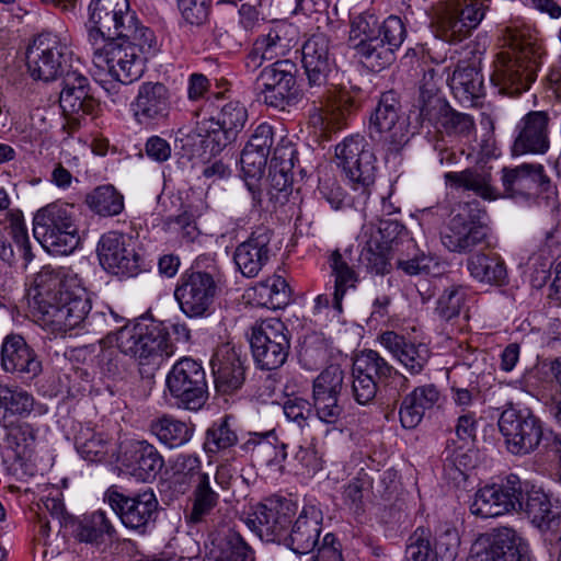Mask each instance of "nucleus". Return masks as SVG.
Wrapping results in <instances>:
<instances>
[{
  "label": "nucleus",
  "instance_id": "20",
  "mask_svg": "<svg viewBox=\"0 0 561 561\" xmlns=\"http://www.w3.org/2000/svg\"><path fill=\"white\" fill-rule=\"evenodd\" d=\"M302 67L307 76L309 91L328 89L330 73L335 67V59L330 51V42L323 34H314L302 46Z\"/></svg>",
  "mask_w": 561,
  "mask_h": 561
},
{
  "label": "nucleus",
  "instance_id": "32",
  "mask_svg": "<svg viewBox=\"0 0 561 561\" xmlns=\"http://www.w3.org/2000/svg\"><path fill=\"white\" fill-rule=\"evenodd\" d=\"M502 183L504 192L511 197L529 196L538 187L546 191L549 179L541 164L524 163L513 169L503 168Z\"/></svg>",
  "mask_w": 561,
  "mask_h": 561
},
{
  "label": "nucleus",
  "instance_id": "25",
  "mask_svg": "<svg viewBox=\"0 0 561 561\" xmlns=\"http://www.w3.org/2000/svg\"><path fill=\"white\" fill-rule=\"evenodd\" d=\"M1 368L21 378L34 379L42 370L39 356L20 334H9L1 345Z\"/></svg>",
  "mask_w": 561,
  "mask_h": 561
},
{
  "label": "nucleus",
  "instance_id": "58",
  "mask_svg": "<svg viewBox=\"0 0 561 561\" xmlns=\"http://www.w3.org/2000/svg\"><path fill=\"white\" fill-rule=\"evenodd\" d=\"M255 91L265 105L277 110L294 105L297 101L295 85L255 84Z\"/></svg>",
  "mask_w": 561,
  "mask_h": 561
},
{
  "label": "nucleus",
  "instance_id": "38",
  "mask_svg": "<svg viewBox=\"0 0 561 561\" xmlns=\"http://www.w3.org/2000/svg\"><path fill=\"white\" fill-rule=\"evenodd\" d=\"M527 517L540 529L548 530L559 526L560 507L553 506L549 496L540 489L531 488L524 491L522 507Z\"/></svg>",
  "mask_w": 561,
  "mask_h": 561
},
{
  "label": "nucleus",
  "instance_id": "62",
  "mask_svg": "<svg viewBox=\"0 0 561 561\" xmlns=\"http://www.w3.org/2000/svg\"><path fill=\"white\" fill-rule=\"evenodd\" d=\"M447 457L444 463L445 472L453 480H466L467 471L473 467L472 463V455L468 451H463L461 447L450 448V445H447Z\"/></svg>",
  "mask_w": 561,
  "mask_h": 561
},
{
  "label": "nucleus",
  "instance_id": "42",
  "mask_svg": "<svg viewBox=\"0 0 561 561\" xmlns=\"http://www.w3.org/2000/svg\"><path fill=\"white\" fill-rule=\"evenodd\" d=\"M150 431L162 444L175 448L192 438L194 425L170 415H163L151 422Z\"/></svg>",
  "mask_w": 561,
  "mask_h": 561
},
{
  "label": "nucleus",
  "instance_id": "59",
  "mask_svg": "<svg viewBox=\"0 0 561 561\" xmlns=\"http://www.w3.org/2000/svg\"><path fill=\"white\" fill-rule=\"evenodd\" d=\"M503 503L504 514L518 512L524 499V484L518 476L508 474L500 484H493Z\"/></svg>",
  "mask_w": 561,
  "mask_h": 561
},
{
  "label": "nucleus",
  "instance_id": "45",
  "mask_svg": "<svg viewBox=\"0 0 561 561\" xmlns=\"http://www.w3.org/2000/svg\"><path fill=\"white\" fill-rule=\"evenodd\" d=\"M76 447L81 457L90 462L107 460L112 451L111 442L103 433L90 427L81 428L76 436Z\"/></svg>",
  "mask_w": 561,
  "mask_h": 561
},
{
  "label": "nucleus",
  "instance_id": "43",
  "mask_svg": "<svg viewBox=\"0 0 561 561\" xmlns=\"http://www.w3.org/2000/svg\"><path fill=\"white\" fill-rule=\"evenodd\" d=\"M89 209L101 217H114L124 210V196L114 185L104 184L89 192L84 198Z\"/></svg>",
  "mask_w": 561,
  "mask_h": 561
},
{
  "label": "nucleus",
  "instance_id": "41",
  "mask_svg": "<svg viewBox=\"0 0 561 561\" xmlns=\"http://www.w3.org/2000/svg\"><path fill=\"white\" fill-rule=\"evenodd\" d=\"M360 64L371 71H381L390 66L396 56L390 47L380 39V36L365 42H357L348 47Z\"/></svg>",
  "mask_w": 561,
  "mask_h": 561
},
{
  "label": "nucleus",
  "instance_id": "37",
  "mask_svg": "<svg viewBox=\"0 0 561 561\" xmlns=\"http://www.w3.org/2000/svg\"><path fill=\"white\" fill-rule=\"evenodd\" d=\"M466 267L477 282L491 286H503L508 280L504 260L497 253L477 252L468 256Z\"/></svg>",
  "mask_w": 561,
  "mask_h": 561
},
{
  "label": "nucleus",
  "instance_id": "28",
  "mask_svg": "<svg viewBox=\"0 0 561 561\" xmlns=\"http://www.w3.org/2000/svg\"><path fill=\"white\" fill-rule=\"evenodd\" d=\"M549 116L546 112H530L523 117L513 145L514 154H543L549 149Z\"/></svg>",
  "mask_w": 561,
  "mask_h": 561
},
{
  "label": "nucleus",
  "instance_id": "15",
  "mask_svg": "<svg viewBox=\"0 0 561 561\" xmlns=\"http://www.w3.org/2000/svg\"><path fill=\"white\" fill-rule=\"evenodd\" d=\"M484 18L482 5L472 0H451L436 8L432 24L436 36L448 43L467 38Z\"/></svg>",
  "mask_w": 561,
  "mask_h": 561
},
{
  "label": "nucleus",
  "instance_id": "39",
  "mask_svg": "<svg viewBox=\"0 0 561 561\" xmlns=\"http://www.w3.org/2000/svg\"><path fill=\"white\" fill-rule=\"evenodd\" d=\"M169 110V92L162 83H144L135 102V115L139 122L164 117Z\"/></svg>",
  "mask_w": 561,
  "mask_h": 561
},
{
  "label": "nucleus",
  "instance_id": "23",
  "mask_svg": "<svg viewBox=\"0 0 561 561\" xmlns=\"http://www.w3.org/2000/svg\"><path fill=\"white\" fill-rule=\"evenodd\" d=\"M61 85L59 104L69 121L79 123L80 118L95 112L99 103L91 94L87 77L77 70L69 71L62 78Z\"/></svg>",
  "mask_w": 561,
  "mask_h": 561
},
{
  "label": "nucleus",
  "instance_id": "4",
  "mask_svg": "<svg viewBox=\"0 0 561 561\" xmlns=\"http://www.w3.org/2000/svg\"><path fill=\"white\" fill-rule=\"evenodd\" d=\"M89 22L92 46L116 38L151 39V30L139 22L128 0H95L90 4Z\"/></svg>",
  "mask_w": 561,
  "mask_h": 561
},
{
  "label": "nucleus",
  "instance_id": "7",
  "mask_svg": "<svg viewBox=\"0 0 561 561\" xmlns=\"http://www.w3.org/2000/svg\"><path fill=\"white\" fill-rule=\"evenodd\" d=\"M33 234L50 253H71L80 242L73 205L51 203L38 209L33 218Z\"/></svg>",
  "mask_w": 561,
  "mask_h": 561
},
{
  "label": "nucleus",
  "instance_id": "36",
  "mask_svg": "<svg viewBox=\"0 0 561 561\" xmlns=\"http://www.w3.org/2000/svg\"><path fill=\"white\" fill-rule=\"evenodd\" d=\"M446 183L455 188L472 191L485 201H494L499 194L493 185L490 168L473 167L460 172H447L444 175Z\"/></svg>",
  "mask_w": 561,
  "mask_h": 561
},
{
  "label": "nucleus",
  "instance_id": "29",
  "mask_svg": "<svg viewBox=\"0 0 561 561\" xmlns=\"http://www.w3.org/2000/svg\"><path fill=\"white\" fill-rule=\"evenodd\" d=\"M271 233L266 228H257L248 240L240 243L233 254V260L247 277H254L270 259Z\"/></svg>",
  "mask_w": 561,
  "mask_h": 561
},
{
  "label": "nucleus",
  "instance_id": "6",
  "mask_svg": "<svg viewBox=\"0 0 561 561\" xmlns=\"http://www.w3.org/2000/svg\"><path fill=\"white\" fill-rule=\"evenodd\" d=\"M335 158L352 190L357 193L353 197V206L364 207L378 172L377 158L369 144L360 135L347 137L336 145Z\"/></svg>",
  "mask_w": 561,
  "mask_h": 561
},
{
  "label": "nucleus",
  "instance_id": "56",
  "mask_svg": "<svg viewBox=\"0 0 561 561\" xmlns=\"http://www.w3.org/2000/svg\"><path fill=\"white\" fill-rule=\"evenodd\" d=\"M466 307V290L461 286H450L439 296L436 312L444 321L458 318Z\"/></svg>",
  "mask_w": 561,
  "mask_h": 561
},
{
  "label": "nucleus",
  "instance_id": "51",
  "mask_svg": "<svg viewBox=\"0 0 561 561\" xmlns=\"http://www.w3.org/2000/svg\"><path fill=\"white\" fill-rule=\"evenodd\" d=\"M7 428V442L14 449L16 455L25 456L35 447L38 428L25 421L3 424Z\"/></svg>",
  "mask_w": 561,
  "mask_h": 561
},
{
  "label": "nucleus",
  "instance_id": "57",
  "mask_svg": "<svg viewBox=\"0 0 561 561\" xmlns=\"http://www.w3.org/2000/svg\"><path fill=\"white\" fill-rule=\"evenodd\" d=\"M380 36L379 19L370 12H363L351 21L347 46Z\"/></svg>",
  "mask_w": 561,
  "mask_h": 561
},
{
  "label": "nucleus",
  "instance_id": "5",
  "mask_svg": "<svg viewBox=\"0 0 561 561\" xmlns=\"http://www.w3.org/2000/svg\"><path fill=\"white\" fill-rule=\"evenodd\" d=\"M493 66L490 79L499 93L519 95L536 80L539 55L530 43L513 39L507 49L496 55Z\"/></svg>",
  "mask_w": 561,
  "mask_h": 561
},
{
  "label": "nucleus",
  "instance_id": "10",
  "mask_svg": "<svg viewBox=\"0 0 561 561\" xmlns=\"http://www.w3.org/2000/svg\"><path fill=\"white\" fill-rule=\"evenodd\" d=\"M480 203L467 202L440 232L443 245L455 253H469L488 242V227L481 221Z\"/></svg>",
  "mask_w": 561,
  "mask_h": 561
},
{
  "label": "nucleus",
  "instance_id": "16",
  "mask_svg": "<svg viewBox=\"0 0 561 561\" xmlns=\"http://www.w3.org/2000/svg\"><path fill=\"white\" fill-rule=\"evenodd\" d=\"M98 256L105 271L119 277H136L149 268L131 238L115 231L102 236Z\"/></svg>",
  "mask_w": 561,
  "mask_h": 561
},
{
  "label": "nucleus",
  "instance_id": "17",
  "mask_svg": "<svg viewBox=\"0 0 561 561\" xmlns=\"http://www.w3.org/2000/svg\"><path fill=\"white\" fill-rule=\"evenodd\" d=\"M167 387L176 404L187 410H199L207 400L205 370L192 358L178 360L167 376Z\"/></svg>",
  "mask_w": 561,
  "mask_h": 561
},
{
  "label": "nucleus",
  "instance_id": "53",
  "mask_svg": "<svg viewBox=\"0 0 561 561\" xmlns=\"http://www.w3.org/2000/svg\"><path fill=\"white\" fill-rule=\"evenodd\" d=\"M344 389V371L339 365L323 369L312 383V397L340 398Z\"/></svg>",
  "mask_w": 561,
  "mask_h": 561
},
{
  "label": "nucleus",
  "instance_id": "48",
  "mask_svg": "<svg viewBox=\"0 0 561 561\" xmlns=\"http://www.w3.org/2000/svg\"><path fill=\"white\" fill-rule=\"evenodd\" d=\"M309 98H316L312 100V108L309 113L310 124L319 128L322 131H329L334 128H340L342 123L341 118L334 113L329 104L330 90L324 91H309L306 90Z\"/></svg>",
  "mask_w": 561,
  "mask_h": 561
},
{
  "label": "nucleus",
  "instance_id": "18",
  "mask_svg": "<svg viewBox=\"0 0 561 561\" xmlns=\"http://www.w3.org/2000/svg\"><path fill=\"white\" fill-rule=\"evenodd\" d=\"M352 367L377 383L382 403L388 407L396 408L402 392L409 388V379L377 351L368 348L360 351L355 356Z\"/></svg>",
  "mask_w": 561,
  "mask_h": 561
},
{
  "label": "nucleus",
  "instance_id": "60",
  "mask_svg": "<svg viewBox=\"0 0 561 561\" xmlns=\"http://www.w3.org/2000/svg\"><path fill=\"white\" fill-rule=\"evenodd\" d=\"M284 30L285 26L277 25L255 39L254 43L266 57V61L280 60L279 58L286 54L289 45L284 36Z\"/></svg>",
  "mask_w": 561,
  "mask_h": 561
},
{
  "label": "nucleus",
  "instance_id": "1",
  "mask_svg": "<svg viewBox=\"0 0 561 561\" xmlns=\"http://www.w3.org/2000/svg\"><path fill=\"white\" fill-rule=\"evenodd\" d=\"M28 297L34 314L54 331L90 325L98 317L89 316L91 301L85 287L69 267L43 266L33 277Z\"/></svg>",
  "mask_w": 561,
  "mask_h": 561
},
{
  "label": "nucleus",
  "instance_id": "2",
  "mask_svg": "<svg viewBox=\"0 0 561 561\" xmlns=\"http://www.w3.org/2000/svg\"><path fill=\"white\" fill-rule=\"evenodd\" d=\"M106 341H115L121 353L136 360L142 378H152L176 348L165 327L151 318L125 324L114 334H107Z\"/></svg>",
  "mask_w": 561,
  "mask_h": 561
},
{
  "label": "nucleus",
  "instance_id": "14",
  "mask_svg": "<svg viewBox=\"0 0 561 561\" xmlns=\"http://www.w3.org/2000/svg\"><path fill=\"white\" fill-rule=\"evenodd\" d=\"M104 500L129 529L145 534L148 526L156 520L159 502L150 488L125 494L116 485H112L106 490Z\"/></svg>",
  "mask_w": 561,
  "mask_h": 561
},
{
  "label": "nucleus",
  "instance_id": "54",
  "mask_svg": "<svg viewBox=\"0 0 561 561\" xmlns=\"http://www.w3.org/2000/svg\"><path fill=\"white\" fill-rule=\"evenodd\" d=\"M392 254L397 255V267L408 275H416L428 268V257L417 249L412 238H407L404 245Z\"/></svg>",
  "mask_w": 561,
  "mask_h": 561
},
{
  "label": "nucleus",
  "instance_id": "31",
  "mask_svg": "<svg viewBox=\"0 0 561 561\" xmlns=\"http://www.w3.org/2000/svg\"><path fill=\"white\" fill-rule=\"evenodd\" d=\"M322 512L313 506H305L287 537L289 548L297 554H307L319 542L322 526Z\"/></svg>",
  "mask_w": 561,
  "mask_h": 561
},
{
  "label": "nucleus",
  "instance_id": "19",
  "mask_svg": "<svg viewBox=\"0 0 561 561\" xmlns=\"http://www.w3.org/2000/svg\"><path fill=\"white\" fill-rule=\"evenodd\" d=\"M117 460L128 474L142 482L154 480L164 466L163 457L147 440L122 443Z\"/></svg>",
  "mask_w": 561,
  "mask_h": 561
},
{
  "label": "nucleus",
  "instance_id": "11",
  "mask_svg": "<svg viewBox=\"0 0 561 561\" xmlns=\"http://www.w3.org/2000/svg\"><path fill=\"white\" fill-rule=\"evenodd\" d=\"M499 428L507 450L516 456L531 454L543 439V424L529 409H505L500 415Z\"/></svg>",
  "mask_w": 561,
  "mask_h": 561
},
{
  "label": "nucleus",
  "instance_id": "55",
  "mask_svg": "<svg viewBox=\"0 0 561 561\" xmlns=\"http://www.w3.org/2000/svg\"><path fill=\"white\" fill-rule=\"evenodd\" d=\"M503 503L500 502L499 493L492 485H485L477 491L470 512L482 518H491L504 515Z\"/></svg>",
  "mask_w": 561,
  "mask_h": 561
},
{
  "label": "nucleus",
  "instance_id": "3",
  "mask_svg": "<svg viewBox=\"0 0 561 561\" xmlns=\"http://www.w3.org/2000/svg\"><path fill=\"white\" fill-rule=\"evenodd\" d=\"M116 38L93 46V62L116 81L129 84L144 72V61L153 51L156 36L151 31L150 41Z\"/></svg>",
  "mask_w": 561,
  "mask_h": 561
},
{
  "label": "nucleus",
  "instance_id": "22",
  "mask_svg": "<svg viewBox=\"0 0 561 561\" xmlns=\"http://www.w3.org/2000/svg\"><path fill=\"white\" fill-rule=\"evenodd\" d=\"M293 516L294 507L289 501L266 500L256 506L248 524L261 539L279 541L286 537Z\"/></svg>",
  "mask_w": 561,
  "mask_h": 561
},
{
  "label": "nucleus",
  "instance_id": "61",
  "mask_svg": "<svg viewBox=\"0 0 561 561\" xmlns=\"http://www.w3.org/2000/svg\"><path fill=\"white\" fill-rule=\"evenodd\" d=\"M430 531L417 528L409 538L405 549L407 561H434V551L430 541Z\"/></svg>",
  "mask_w": 561,
  "mask_h": 561
},
{
  "label": "nucleus",
  "instance_id": "33",
  "mask_svg": "<svg viewBox=\"0 0 561 561\" xmlns=\"http://www.w3.org/2000/svg\"><path fill=\"white\" fill-rule=\"evenodd\" d=\"M192 485L188 497L190 506L184 512L187 525L195 526L205 523L220 502V495L211 483L209 474H199Z\"/></svg>",
  "mask_w": 561,
  "mask_h": 561
},
{
  "label": "nucleus",
  "instance_id": "50",
  "mask_svg": "<svg viewBox=\"0 0 561 561\" xmlns=\"http://www.w3.org/2000/svg\"><path fill=\"white\" fill-rule=\"evenodd\" d=\"M115 528L107 518L105 512L96 511L80 524L78 529V538L80 541L100 545L104 541V537L112 538Z\"/></svg>",
  "mask_w": 561,
  "mask_h": 561
},
{
  "label": "nucleus",
  "instance_id": "47",
  "mask_svg": "<svg viewBox=\"0 0 561 561\" xmlns=\"http://www.w3.org/2000/svg\"><path fill=\"white\" fill-rule=\"evenodd\" d=\"M230 416L225 415L214 422L206 431L204 450L207 455L229 450L238 443V435L230 424Z\"/></svg>",
  "mask_w": 561,
  "mask_h": 561
},
{
  "label": "nucleus",
  "instance_id": "9",
  "mask_svg": "<svg viewBox=\"0 0 561 561\" xmlns=\"http://www.w3.org/2000/svg\"><path fill=\"white\" fill-rule=\"evenodd\" d=\"M368 134L389 153H398L407 145L408 123L394 91L383 92L369 118Z\"/></svg>",
  "mask_w": 561,
  "mask_h": 561
},
{
  "label": "nucleus",
  "instance_id": "64",
  "mask_svg": "<svg viewBox=\"0 0 561 561\" xmlns=\"http://www.w3.org/2000/svg\"><path fill=\"white\" fill-rule=\"evenodd\" d=\"M351 391L354 400L360 405L369 404L378 393L380 394L377 383L364 374L355 371L353 367Z\"/></svg>",
  "mask_w": 561,
  "mask_h": 561
},
{
  "label": "nucleus",
  "instance_id": "35",
  "mask_svg": "<svg viewBox=\"0 0 561 561\" xmlns=\"http://www.w3.org/2000/svg\"><path fill=\"white\" fill-rule=\"evenodd\" d=\"M439 400L438 389L430 383L416 387L401 402L399 415L404 428H415L424 417L425 411L431 410Z\"/></svg>",
  "mask_w": 561,
  "mask_h": 561
},
{
  "label": "nucleus",
  "instance_id": "63",
  "mask_svg": "<svg viewBox=\"0 0 561 561\" xmlns=\"http://www.w3.org/2000/svg\"><path fill=\"white\" fill-rule=\"evenodd\" d=\"M460 538L455 528H446L436 536L435 561H455L458 554Z\"/></svg>",
  "mask_w": 561,
  "mask_h": 561
},
{
  "label": "nucleus",
  "instance_id": "34",
  "mask_svg": "<svg viewBox=\"0 0 561 561\" xmlns=\"http://www.w3.org/2000/svg\"><path fill=\"white\" fill-rule=\"evenodd\" d=\"M331 276L334 278L333 307L342 312V300L348 289L356 287L358 274L352 260V250L335 249L328 254Z\"/></svg>",
  "mask_w": 561,
  "mask_h": 561
},
{
  "label": "nucleus",
  "instance_id": "52",
  "mask_svg": "<svg viewBox=\"0 0 561 561\" xmlns=\"http://www.w3.org/2000/svg\"><path fill=\"white\" fill-rule=\"evenodd\" d=\"M296 65L289 59L276 60L264 67L255 80V84L296 85Z\"/></svg>",
  "mask_w": 561,
  "mask_h": 561
},
{
  "label": "nucleus",
  "instance_id": "30",
  "mask_svg": "<svg viewBox=\"0 0 561 561\" xmlns=\"http://www.w3.org/2000/svg\"><path fill=\"white\" fill-rule=\"evenodd\" d=\"M380 344L411 374L419 375L426 366L431 352L423 343H412L394 331H386L378 337Z\"/></svg>",
  "mask_w": 561,
  "mask_h": 561
},
{
  "label": "nucleus",
  "instance_id": "21",
  "mask_svg": "<svg viewBox=\"0 0 561 561\" xmlns=\"http://www.w3.org/2000/svg\"><path fill=\"white\" fill-rule=\"evenodd\" d=\"M470 561H530L516 543L515 531L510 528L495 529L480 535L471 546Z\"/></svg>",
  "mask_w": 561,
  "mask_h": 561
},
{
  "label": "nucleus",
  "instance_id": "24",
  "mask_svg": "<svg viewBox=\"0 0 561 561\" xmlns=\"http://www.w3.org/2000/svg\"><path fill=\"white\" fill-rule=\"evenodd\" d=\"M481 61L482 53L472 50L471 57L459 60L453 72L450 88L461 103L479 106L485 95Z\"/></svg>",
  "mask_w": 561,
  "mask_h": 561
},
{
  "label": "nucleus",
  "instance_id": "27",
  "mask_svg": "<svg viewBox=\"0 0 561 561\" xmlns=\"http://www.w3.org/2000/svg\"><path fill=\"white\" fill-rule=\"evenodd\" d=\"M248 119V111L239 101L226 103L217 115L216 121L210 119L208 128L201 127L205 131L206 139L215 142L219 148L236 140L237 135L243 129Z\"/></svg>",
  "mask_w": 561,
  "mask_h": 561
},
{
  "label": "nucleus",
  "instance_id": "40",
  "mask_svg": "<svg viewBox=\"0 0 561 561\" xmlns=\"http://www.w3.org/2000/svg\"><path fill=\"white\" fill-rule=\"evenodd\" d=\"M271 438H276L274 431L266 433H250L249 438L241 445V449L250 454L252 460L260 465L277 466L287 457L286 445L278 448Z\"/></svg>",
  "mask_w": 561,
  "mask_h": 561
},
{
  "label": "nucleus",
  "instance_id": "49",
  "mask_svg": "<svg viewBox=\"0 0 561 561\" xmlns=\"http://www.w3.org/2000/svg\"><path fill=\"white\" fill-rule=\"evenodd\" d=\"M430 123L444 129L449 136L469 137L476 131L473 118L469 114L454 110L449 104Z\"/></svg>",
  "mask_w": 561,
  "mask_h": 561
},
{
  "label": "nucleus",
  "instance_id": "12",
  "mask_svg": "<svg viewBox=\"0 0 561 561\" xmlns=\"http://www.w3.org/2000/svg\"><path fill=\"white\" fill-rule=\"evenodd\" d=\"M253 358L261 369L273 370L286 362L289 350V332L277 318H267L252 328L250 339Z\"/></svg>",
  "mask_w": 561,
  "mask_h": 561
},
{
  "label": "nucleus",
  "instance_id": "8",
  "mask_svg": "<svg viewBox=\"0 0 561 561\" xmlns=\"http://www.w3.org/2000/svg\"><path fill=\"white\" fill-rule=\"evenodd\" d=\"M73 51L68 36L51 32L38 34L26 49V66L35 80L51 81L72 69Z\"/></svg>",
  "mask_w": 561,
  "mask_h": 561
},
{
  "label": "nucleus",
  "instance_id": "26",
  "mask_svg": "<svg viewBox=\"0 0 561 561\" xmlns=\"http://www.w3.org/2000/svg\"><path fill=\"white\" fill-rule=\"evenodd\" d=\"M217 392L230 394L239 390L245 379L240 355L229 343L219 345L210 359Z\"/></svg>",
  "mask_w": 561,
  "mask_h": 561
},
{
  "label": "nucleus",
  "instance_id": "46",
  "mask_svg": "<svg viewBox=\"0 0 561 561\" xmlns=\"http://www.w3.org/2000/svg\"><path fill=\"white\" fill-rule=\"evenodd\" d=\"M434 69H430L423 76L420 87L419 107L420 116L425 121H433L438 113L448 104L440 95L439 88L435 80Z\"/></svg>",
  "mask_w": 561,
  "mask_h": 561
},
{
  "label": "nucleus",
  "instance_id": "44",
  "mask_svg": "<svg viewBox=\"0 0 561 561\" xmlns=\"http://www.w3.org/2000/svg\"><path fill=\"white\" fill-rule=\"evenodd\" d=\"M214 561H254V551L239 533L229 529L224 536L213 541Z\"/></svg>",
  "mask_w": 561,
  "mask_h": 561
},
{
  "label": "nucleus",
  "instance_id": "13",
  "mask_svg": "<svg viewBox=\"0 0 561 561\" xmlns=\"http://www.w3.org/2000/svg\"><path fill=\"white\" fill-rule=\"evenodd\" d=\"M217 289L213 274L188 270L181 275L174 289V298L186 317L206 318L213 313Z\"/></svg>",
  "mask_w": 561,
  "mask_h": 561
}]
</instances>
